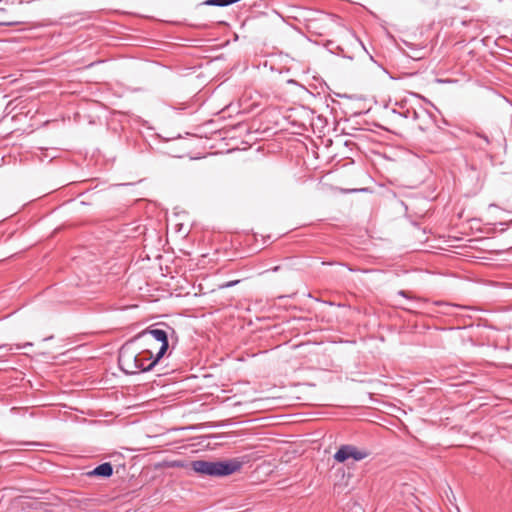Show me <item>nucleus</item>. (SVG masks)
<instances>
[{
    "instance_id": "nucleus-12",
    "label": "nucleus",
    "mask_w": 512,
    "mask_h": 512,
    "mask_svg": "<svg viewBox=\"0 0 512 512\" xmlns=\"http://www.w3.org/2000/svg\"><path fill=\"white\" fill-rule=\"evenodd\" d=\"M2 349H6V350H12V346L8 345V344H3V345H0V350Z\"/></svg>"
},
{
    "instance_id": "nucleus-2",
    "label": "nucleus",
    "mask_w": 512,
    "mask_h": 512,
    "mask_svg": "<svg viewBox=\"0 0 512 512\" xmlns=\"http://www.w3.org/2000/svg\"><path fill=\"white\" fill-rule=\"evenodd\" d=\"M241 463L237 460L229 461H207L195 460L191 462L194 472L212 477L228 476L240 470Z\"/></svg>"
},
{
    "instance_id": "nucleus-1",
    "label": "nucleus",
    "mask_w": 512,
    "mask_h": 512,
    "mask_svg": "<svg viewBox=\"0 0 512 512\" xmlns=\"http://www.w3.org/2000/svg\"><path fill=\"white\" fill-rule=\"evenodd\" d=\"M136 341H126L119 349L118 363L125 374H137L152 370L157 363H153L155 354L151 348L138 350L135 348Z\"/></svg>"
},
{
    "instance_id": "nucleus-13",
    "label": "nucleus",
    "mask_w": 512,
    "mask_h": 512,
    "mask_svg": "<svg viewBox=\"0 0 512 512\" xmlns=\"http://www.w3.org/2000/svg\"><path fill=\"white\" fill-rule=\"evenodd\" d=\"M398 295H400V296H402V297H405V298H409V296H408L407 292H406V291H404V290H400V291L398 292Z\"/></svg>"
},
{
    "instance_id": "nucleus-8",
    "label": "nucleus",
    "mask_w": 512,
    "mask_h": 512,
    "mask_svg": "<svg viewBox=\"0 0 512 512\" xmlns=\"http://www.w3.org/2000/svg\"><path fill=\"white\" fill-rule=\"evenodd\" d=\"M400 116L405 119H411L413 121L418 119V113L415 109L403 110V113H400Z\"/></svg>"
},
{
    "instance_id": "nucleus-3",
    "label": "nucleus",
    "mask_w": 512,
    "mask_h": 512,
    "mask_svg": "<svg viewBox=\"0 0 512 512\" xmlns=\"http://www.w3.org/2000/svg\"><path fill=\"white\" fill-rule=\"evenodd\" d=\"M131 339L136 342L143 341L144 345L148 348H151L152 350H154V342H159L161 344L157 353L155 354L153 363H158L169 348L167 331L154 326H151L146 330L138 333Z\"/></svg>"
},
{
    "instance_id": "nucleus-4",
    "label": "nucleus",
    "mask_w": 512,
    "mask_h": 512,
    "mask_svg": "<svg viewBox=\"0 0 512 512\" xmlns=\"http://www.w3.org/2000/svg\"><path fill=\"white\" fill-rule=\"evenodd\" d=\"M367 456L368 453L366 451L359 450L353 445H342L334 454V459L339 463H343L349 458H353L355 461H360Z\"/></svg>"
},
{
    "instance_id": "nucleus-15",
    "label": "nucleus",
    "mask_w": 512,
    "mask_h": 512,
    "mask_svg": "<svg viewBox=\"0 0 512 512\" xmlns=\"http://www.w3.org/2000/svg\"><path fill=\"white\" fill-rule=\"evenodd\" d=\"M393 113H396L400 116V113H403V110H396V109H393Z\"/></svg>"
},
{
    "instance_id": "nucleus-14",
    "label": "nucleus",
    "mask_w": 512,
    "mask_h": 512,
    "mask_svg": "<svg viewBox=\"0 0 512 512\" xmlns=\"http://www.w3.org/2000/svg\"><path fill=\"white\" fill-rule=\"evenodd\" d=\"M173 466L174 467H183L184 465L180 461H177V462H174Z\"/></svg>"
},
{
    "instance_id": "nucleus-5",
    "label": "nucleus",
    "mask_w": 512,
    "mask_h": 512,
    "mask_svg": "<svg viewBox=\"0 0 512 512\" xmlns=\"http://www.w3.org/2000/svg\"><path fill=\"white\" fill-rule=\"evenodd\" d=\"M113 474V466L109 462L102 463L88 473L90 476L108 478Z\"/></svg>"
},
{
    "instance_id": "nucleus-7",
    "label": "nucleus",
    "mask_w": 512,
    "mask_h": 512,
    "mask_svg": "<svg viewBox=\"0 0 512 512\" xmlns=\"http://www.w3.org/2000/svg\"><path fill=\"white\" fill-rule=\"evenodd\" d=\"M442 305L445 307V309L443 310V313H445V314H456V312H454L455 309H468V307H465V306L449 304V303H444Z\"/></svg>"
},
{
    "instance_id": "nucleus-9",
    "label": "nucleus",
    "mask_w": 512,
    "mask_h": 512,
    "mask_svg": "<svg viewBox=\"0 0 512 512\" xmlns=\"http://www.w3.org/2000/svg\"><path fill=\"white\" fill-rule=\"evenodd\" d=\"M237 283H239V280H234V281H229V282H226L222 285H220V288H229V287H233L235 286Z\"/></svg>"
},
{
    "instance_id": "nucleus-11",
    "label": "nucleus",
    "mask_w": 512,
    "mask_h": 512,
    "mask_svg": "<svg viewBox=\"0 0 512 512\" xmlns=\"http://www.w3.org/2000/svg\"><path fill=\"white\" fill-rule=\"evenodd\" d=\"M477 135L478 137L482 138L486 142V144L490 143L489 138L486 135L480 133H478Z\"/></svg>"
},
{
    "instance_id": "nucleus-10",
    "label": "nucleus",
    "mask_w": 512,
    "mask_h": 512,
    "mask_svg": "<svg viewBox=\"0 0 512 512\" xmlns=\"http://www.w3.org/2000/svg\"><path fill=\"white\" fill-rule=\"evenodd\" d=\"M31 346H33L32 342H26L24 344H16L15 348L16 349H22V348L31 347Z\"/></svg>"
},
{
    "instance_id": "nucleus-6",
    "label": "nucleus",
    "mask_w": 512,
    "mask_h": 512,
    "mask_svg": "<svg viewBox=\"0 0 512 512\" xmlns=\"http://www.w3.org/2000/svg\"><path fill=\"white\" fill-rule=\"evenodd\" d=\"M202 5L226 7L230 5V2L229 0H205L204 2H202Z\"/></svg>"
},
{
    "instance_id": "nucleus-16",
    "label": "nucleus",
    "mask_w": 512,
    "mask_h": 512,
    "mask_svg": "<svg viewBox=\"0 0 512 512\" xmlns=\"http://www.w3.org/2000/svg\"><path fill=\"white\" fill-rule=\"evenodd\" d=\"M404 309H405V310H407V311H412V309H411V308H409V307L404 308Z\"/></svg>"
}]
</instances>
